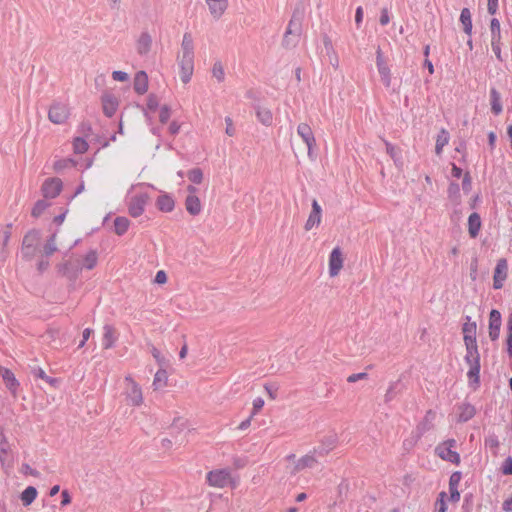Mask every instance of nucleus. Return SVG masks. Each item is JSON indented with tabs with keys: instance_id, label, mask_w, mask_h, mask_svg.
<instances>
[{
	"instance_id": "63",
	"label": "nucleus",
	"mask_w": 512,
	"mask_h": 512,
	"mask_svg": "<svg viewBox=\"0 0 512 512\" xmlns=\"http://www.w3.org/2000/svg\"><path fill=\"white\" fill-rule=\"evenodd\" d=\"M179 130H180V124H178V123H177V122H175V121H174V122H172V123H170V125H169V132H170L171 134H173V135H174V134H177V133L179 132Z\"/></svg>"
},
{
	"instance_id": "19",
	"label": "nucleus",
	"mask_w": 512,
	"mask_h": 512,
	"mask_svg": "<svg viewBox=\"0 0 512 512\" xmlns=\"http://www.w3.org/2000/svg\"><path fill=\"white\" fill-rule=\"evenodd\" d=\"M476 330V323L470 321V318H467V321L463 324L462 327L463 341L465 345L477 344Z\"/></svg>"
},
{
	"instance_id": "13",
	"label": "nucleus",
	"mask_w": 512,
	"mask_h": 512,
	"mask_svg": "<svg viewBox=\"0 0 512 512\" xmlns=\"http://www.w3.org/2000/svg\"><path fill=\"white\" fill-rule=\"evenodd\" d=\"M312 209L311 212L305 222L304 229L306 231H311L313 228L318 227L322 222V208L318 201L314 199L312 201Z\"/></svg>"
},
{
	"instance_id": "15",
	"label": "nucleus",
	"mask_w": 512,
	"mask_h": 512,
	"mask_svg": "<svg viewBox=\"0 0 512 512\" xmlns=\"http://www.w3.org/2000/svg\"><path fill=\"white\" fill-rule=\"evenodd\" d=\"M376 65L382 82L386 87H389L391 85V72L380 49L376 52Z\"/></svg>"
},
{
	"instance_id": "52",
	"label": "nucleus",
	"mask_w": 512,
	"mask_h": 512,
	"mask_svg": "<svg viewBox=\"0 0 512 512\" xmlns=\"http://www.w3.org/2000/svg\"><path fill=\"white\" fill-rule=\"evenodd\" d=\"M502 472L505 475H512V458H507L503 464Z\"/></svg>"
},
{
	"instance_id": "22",
	"label": "nucleus",
	"mask_w": 512,
	"mask_h": 512,
	"mask_svg": "<svg viewBox=\"0 0 512 512\" xmlns=\"http://www.w3.org/2000/svg\"><path fill=\"white\" fill-rule=\"evenodd\" d=\"M152 45V37L149 33L143 32L136 40V50L139 54L144 55L150 51Z\"/></svg>"
},
{
	"instance_id": "48",
	"label": "nucleus",
	"mask_w": 512,
	"mask_h": 512,
	"mask_svg": "<svg viewBox=\"0 0 512 512\" xmlns=\"http://www.w3.org/2000/svg\"><path fill=\"white\" fill-rule=\"evenodd\" d=\"M56 251L55 236L53 235L44 247L45 255L49 256Z\"/></svg>"
},
{
	"instance_id": "37",
	"label": "nucleus",
	"mask_w": 512,
	"mask_h": 512,
	"mask_svg": "<svg viewBox=\"0 0 512 512\" xmlns=\"http://www.w3.org/2000/svg\"><path fill=\"white\" fill-rule=\"evenodd\" d=\"M88 143L85 139L77 137L73 140V150L75 153L83 154L88 150Z\"/></svg>"
},
{
	"instance_id": "21",
	"label": "nucleus",
	"mask_w": 512,
	"mask_h": 512,
	"mask_svg": "<svg viewBox=\"0 0 512 512\" xmlns=\"http://www.w3.org/2000/svg\"><path fill=\"white\" fill-rule=\"evenodd\" d=\"M117 341L116 329L111 325H105L103 327L102 345L104 349H110L114 346Z\"/></svg>"
},
{
	"instance_id": "7",
	"label": "nucleus",
	"mask_w": 512,
	"mask_h": 512,
	"mask_svg": "<svg viewBox=\"0 0 512 512\" xmlns=\"http://www.w3.org/2000/svg\"><path fill=\"white\" fill-rule=\"evenodd\" d=\"M345 257L340 247H334L328 257V274L331 278L337 277L344 267Z\"/></svg>"
},
{
	"instance_id": "56",
	"label": "nucleus",
	"mask_w": 512,
	"mask_h": 512,
	"mask_svg": "<svg viewBox=\"0 0 512 512\" xmlns=\"http://www.w3.org/2000/svg\"><path fill=\"white\" fill-rule=\"evenodd\" d=\"M61 497H62V501H61L62 506H67L71 503V496H70L68 490H63L61 492Z\"/></svg>"
},
{
	"instance_id": "24",
	"label": "nucleus",
	"mask_w": 512,
	"mask_h": 512,
	"mask_svg": "<svg viewBox=\"0 0 512 512\" xmlns=\"http://www.w3.org/2000/svg\"><path fill=\"white\" fill-rule=\"evenodd\" d=\"M482 222L480 215L476 212L470 214L468 218V233L471 238H476L481 230Z\"/></svg>"
},
{
	"instance_id": "20",
	"label": "nucleus",
	"mask_w": 512,
	"mask_h": 512,
	"mask_svg": "<svg viewBox=\"0 0 512 512\" xmlns=\"http://www.w3.org/2000/svg\"><path fill=\"white\" fill-rule=\"evenodd\" d=\"M0 375L6 385V387L12 392V393H16L18 388H19V382L18 380L16 379L14 373L8 369V368H4V367H1L0 368Z\"/></svg>"
},
{
	"instance_id": "2",
	"label": "nucleus",
	"mask_w": 512,
	"mask_h": 512,
	"mask_svg": "<svg viewBox=\"0 0 512 512\" xmlns=\"http://www.w3.org/2000/svg\"><path fill=\"white\" fill-rule=\"evenodd\" d=\"M466 354L464 361L468 365L467 378L469 385L474 388L478 387L480 382V354L477 344L465 345Z\"/></svg>"
},
{
	"instance_id": "43",
	"label": "nucleus",
	"mask_w": 512,
	"mask_h": 512,
	"mask_svg": "<svg viewBox=\"0 0 512 512\" xmlns=\"http://www.w3.org/2000/svg\"><path fill=\"white\" fill-rule=\"evenodd\" d=\"M47 207L48 204L45 201H38L32 209V215L34 217L40 216Z\"/></svg>"
},
{
	"instance_id": "6",
	"label": "nucleus",
	"mask_w": 512,
	"mask_h": 512,
	"mask_svg": "<svg viewBox=\"0 0 512 512\" xmlns=\"http://www.w3.org/2000/svg\"><path fill=\"white\" fill-rule=\"evenodd\" d=\"M150 200L147 192H135L128 199V213L133 218H138L145 212V207Z\"/></svg>"
},
{
	"instance_id": "30",
	"label": "nucleus",
	"mask_w": 512,
	"mask_h": 512,
	"mask_svg": "<svg viewBox=\"0 0 512 512\" xmlns=\"http://www.w3.org/2000/svg\"><path fill=\"white\" fill-rule=\"evenodd\" d=\"M257 119L266 126H270L273 122V114L270 109L259 107L256 111Z\"/></svg>"
},
{
	"instance_id": "34",
	"label": "nucleus",
	"mask_w": 512,
	"mask_h": 512,
	"mask_svg": "<svg viewBox=\"0 0 512 512\" xmlns=\"http://www.w3.org/2000/svg\"><path fill=\"white\" fill-rule=\"evenodd\" d=\"M98 254L95 250L89 251L83 257V267L87 270L93 269L97 265Z\"/></svg>"
},
{
	"instance_id": "39",
	"label": "nucleus",
	"mask_w": 512,
	"mask_h": 512,
	"mask_svg": "<svg viewBox=\"0 0 512 512\" xmlns=\"http://www.w3.org/2000/svg\"><path fill=\"white\" fill-rule=\"evenodd\" d=\"M212 75L218 81L222 82L225 78L224 68L221 63H215L212 68Z\"/></svg>"
},
{
	"instance_id": "31",
	"label": "nucleus",
	"mask_w": 512,
	"mask_h": 512,
	"mask_svg": "<svg viewBox=\"0 0 512 512\" xmlns=\"http://www.w3.org/2000/svg\"><path fill=\"white\" fill-rule=\"evenodd\" d=\"M449 140V133L445 129H442L436 139L435 152L437 155L442 153L443 148L449 143Z\"/></svg>"
},
{
	"instance_id": "55",
	"label": "nucleus",
	"mask_w": 512,
	"mask_h": 512,
	"mask_svg": "<svg viewBox=\"0 0 512 512\" xmlns=\"http://www.w3.org/2000/svg\"><path fill=\"white\" fill-rule=\"evenodd\" d=\"M448 193L450 197H458L459 196V186L456 183H451L448 188Z\"/></svg>"
},
{
	"instance_id": "32",
	"label": "nucleus",
	"mask_w": 512,
	"mask_h": 512,
	"mask_svg": "<svg viewBox=\"0 0 512 512\" xmlns=\"http://www.w3.org/2000/svg\"><path fill=\"white\" fill-rule=\"evenodd\" d=\"M475 415V408L470 404H462L459 407V421L466 422Z\"/></svg>"
},
{
	"instance_id": "25",
	"label": "nucleus",
	"mask_w": 512,
	"mask_h": 512,
	"mask_svg": "<svg viewBox=\"0 0 512 512\" xmlns=\"http://www.w3.org/2000/svg\"><path fill=\"white\" fill-rule=\"evenodd\" d=\"M130 220L127 217L124 216H118L114 220V232L118 236L124 235L129 227H130Z\"/></svg>"
},
{
	"instance_id": "27",
	"label": "nucleus",
	"mask_w": 512,
	"mask_h": 512,
	"mask_svg": "<svg viewBox=\"0 0 512 512\" xmlns=\"http://www.w3.org/2000/svg\"><path fill=\"white\" fill-rule=\"evenodd\" d=\"M490 103H491V110L495 115H499L503 108L501 104V95L500 93L492 88L490 90Z\"/></svg>"
},
{
	"instance_id": "1",
	"label": "nucleus",
	"mask_w": 512,
	"mask_h": 512,
	"mask_svg": "<svg viewBox=\"0 0 512 512\" xmlns=\"http://www.w3.org/2000/svg\"><path fill=\"white\" fill-rule=\"evenodd\" d=\"M177 62L180 80L184 84L189 83L194 73V43L192 36L188 33L183 36Z\"/></svg>"
},
{
	"instance_id": "29",
	"label": "nucleus",
	"mask_w": 512,
	"mask_h": 512,
	"mask_svg": "<svg viewBox=\"0 0 512 512\" xmlns=\"http://www.w3.org/2000/svg\"><path fill=\"white\" fill-rule=\"evenodd\" d=\"M168 374L165 369H159L153 379V387L155 390L162 389L167 386Z\"/></svg>"
},
{
	"instance_id": "60",
	"label": "nucleus",
	"mask_w": 512,
	"mask_h": 512,
	"mask_svg": "<svg viewBox=\"0 0 512 512\" xmlns=\"http://www.w3.org/2000/svg\"><path fill=\"white\" fill-rule=\"evenodd\" d=\"M389 21H390V17H389L388 11L386 9H384L381 12L380 24L385 26V25H387L389 23Z\"/></svg>"
},
{
	"instance_id": "11",
	"label": "nucleus",
	"mask_w": 512,
	"mask_h": 512,
	"mask_svg": "<svg viewBox=\"0 0 512 512\" xmlns=\"http://www.w3.org/2000/svg\"><path fill=\"white\" fill-rule=\"evenodd\" d=\"M188 195L185 199L186 211L192 215H199L202 211V203L200 198L197 196V188L193 185L187 187Z\"/></svg>"
},
{
	"instance_id": "26",
	"label": "nucleus",
	"mask_w": 512,
	"mask_h": 512,
	"mask_svg": "<svg viewBox=\"0 0 512 512\" xmlns=\"http://www.w3.org/2000/svg\"><path fill=\"white\" fill-rule=\"evenodd\" d=\"M460 22H461V24L463 26L464 32L467 35H471L472 34V28H473V25H472V15H471V12H470V10L468 8H463L461 10Z\"/></svg>"
},
{
	"instance_id": "54",
	"label": "nucleus",
	"mask_w": 512,
	"mask_h": 512,
	"mask_svg": "<svg viewBox=\"0 0 512 512\" xmlns=\"http://www.w3.org/2000/svg\"><path fill=\"white\" fill-rule=\"evenodd\" d=\"M487 9L491 15H494L498 10V0H488Z\"/></svg>"
},
{
	"instance_id": "12",
	"label": "nucleus",
	"mask_w": 512,
	"mask_h": 512,
	"mask_svg": "<svg viewBox=\"0 0 512 512\" xmlns=\"http://www.w3.org/2000/svg\"><path fill=\"white\" fill-rule=\"evenodd\" d=\"M508 276V263L507 260L501 258L497 261L493 274V288L501 289Z\"/></svg>"
},
{
	"instance_id": "38",
	"label": "nucleus",
	"mask_w": 512,
	"mask_h": 512,
	"mask_svg": "<svg viewBox=\"0 0 512 512\" xmlns=\"http://www.w3.org/2000/svg\"><path fill=\"white\" fill-rule=\"evenodd\" d=\"M507 352L510 357H512V313L508 317L507 321Z\"/></svg>"
},
{
	"instance_id": "33",
	"label": "nucleus",
	"mask_w": 512,
	"mask_h": 512,
	"mask_svg": "<svg viewBox=\"0 0 512 512\" xmlns=\"http://www.w3.org/2000/svg\"><path fill=\"white\" fill-rule=\"evenodd\" d=\"M37 497V490L33 486L27 487L22 493H21V501L24 506L30 505Z\"/></svg>"
},
{
	"instance_id": "18",
	"label": "nucleus",
	"mask_w": 512,
	"mask_h": 512,
	"mask_svg": "<svg viewBox=\"0 0 512 512\" xmlns=\"http://www.w3.org/2000/svg\"><path fill=\"white\" fill-rule=\"evenodd\" d=\"M156 207L163 213H170L175 208V200L172 195L168 193H161L156 199Z\"/></svg>"
},
{
	"instance_id": "28",
	"label": "nucleus",
	"mask_w": 512,
	"mask_h": 512,
	"mask_svg": "<svg viewBox=\"0 0 512 512\" xmlns=\"http://www.w3.org/2000/svg\"><path fill=\"white\" fill-rule=\"evenodd\" d=\"M317 459L314 455L307 454L299 458L296 462L295 469L297 471L306 469V468H312L316 465Z\"/></svg>"
},
{
	"instance_id": "49",
	"label": "nucleus",
	"mask_w": 512,
	"mask_h": 512,
	"mask_svg": "<svg viewBox=\"0 0 512 512\" xmlns=\"http://www.w3.org/2000/svg\"><path fill=\"white\" fill-rule=\"evenodd\" d=\"M462 475L461 472L456 471L452 473L449 479V487H458L460 481H461Z\"/></svg>"
},
{
	"instance_id": "62",
	"label": "nucleus",
	"mask_w": 512,
	"mask_h": 512,
	"mask_svg": "<svg viewBox=\"0 0 512 512\" xmlns=\"http://www.w3.org/2000/svg\"><path fill=\"white\" fill-rule=\"evenodd\" d=\"M91 333H92V330L90 328H86L83 331V339H82L81 343L79 344V347H83L85 345V343L89 339Z\"/></svg>"
},
{
	"instance_id": "10",
	"label": "nucleus",
	"mask_w": 512,
	"mask_h": 512,
	"mask_svg": "<svg viewBox=\"0 0 512 512\" xmlns=\"http://www.w3.org/2000/svg\"><path fill=\"white\" fill-rule=\"evenodd\" d=\"M297 134L307 146V154L309 158H313L316 139L312 128L307 123H300L297 126Z\"/></svg>"
},
{
	"instance_id": "3",
	"label": "nucleus",
	"mask_w": 512,
	"mask_h": 512,
	"mask_svg": "<svg viewBox=\"0 0 512 512\" xmlns=\"http://www.w3.org/2000/svg\"><path fill=\"white\" fill-rule=\"evenodd\" d=\"M206 483L210 487L223 489L226 487L236 488L239 481L229 468H219L206 474Z\"/></svg>"
},
{
	"instance_id": "9",
	"label": "nucleus",
	"mask_w": 512,
	"mask_h": 512,
	"mask_svg": "<svg viewBox=\"0 0 512 512\" xmlns=\"http://www.w3.org/2000/svg\"><path fill=\"white\" fill-rule=\"evenodd\" d=\"M205 6L212 20L218 21L229 9V0H205Z\"/></svg>"
},
{
	"instance_id": "53",
	"label": "nucleus",
	"mask_w": 512,
	"mask_h": 512,
	"mask_svg": "<svg viewBox=\"0 0 512 512\" xmlns=\"http://www.w3.org/2000/svg\"><path fill=\"white\" fill-rule=\"evenodd\" d=\"M367 377V374L364 373V372H361V373H355V374H351L348 378H347V381L349 383H354V382H357L359 380H362V379H365Z\"/></svg>"
},
{
	"instance_id": "44",
	"label": "nucleus",
	"mask_w": 512,
	"mask_h": 512,
	"mask_svg": "<svg viewBox=\"0 0 512 512\" xmlns=\"http://www.w3.org/2000/svg\"><path fill=\"white\" fill-rule=\"evenodd\" d=\"M171 116V112L168 106L164 105L159 110V120L162 124H165L168 122L169 118Z\"/></svg>"
},
{
	"instance_id": "61",
	"label": "nucleus",
	"mask_w": 512,
	"mask_h": 512,
	"mask_svg": "<svg viewBox=\"0 0 512 512\" xmlns=\"http://www.w3.org/2000/svg\"><path fill=\"white\" fill-rule=\"evenodd\" d=\"M362 20H363V9H362V7L360 6V7H358V8L356 9V13H355V22H356V24L359 26V25L361 24Z\"/></svg>"
},
{
	"instance_id": "45",
	"label": "nucleus",
	"mask_w": 512,
	"mask_h": 512,
	"mask_svg": "<svg viewBox=\"0 0 512 512\" xmlns=\"http://www.w3.org/2000/svg\"><path fill=\"white\" fill-rule=\"evenodd\" d=\"M225 124H226L225 133H226L229 137H233V136H235V134H236V129H235V126H234V123H233L232 118H231V117H226V118H225Z\"/></svg>"
},
{
	"instance_id": "59",
	"label": "nucleus",
	"mask_w": 512,
	"mask_h": 512,
	"mask_svg": "<svg viewBox=\"0 0 512 512\" xmlns=\"http://www.w3.org/2000/svg\"><path fill=\"white\" fill-rule=\"evenodd\" d=\"M462 187L464 190L469 191L471 188V177L469 173H466L463 178Z\"/></svg>"
},
{
	"instance_id": "4",
	"label": "nucleus",
	"mask_w": 512,
	"mask_h": 512,
	"mask_svg": "<svg viewBox=\"0 0 512 512\" xmlns=\"http://www.w3.org/2000/svg\"><path fill=\"white\" fill-rule=\"evenodd\" d=\"M122 395L125 404L130 407H139L144 402L142 389L131 375L124 378Z\"/></svg>"
},
{
	"instance_id": "35",
	"label": "nucleus",
	"mask_w": 512,
	"mask_h": 512,
	"mask_svg": "<svg viewBox=\"0 0 512 512\" xmlns=\"http://www.w3.org/2000/svg\"><path fill=\"white\" fill-rule=\"evenodd\" d=\"M39 240V236L37 232H29L24 236L23 239V251L32 248Z\"/></svg>"
},
{
	"instance_id": "41",
	"label": "nucleus",
	"mask_w": 512,
	"mask_h": 512,
	"mask_svg": "<svg viewBox=\"0 0 512 512\" xmlns=\"http://www.w3.org/2000/svg\"><path fill=\"white\" fill-rule=\"evenodd\" d=\"M445 497H446L445 492H441L439 494V497L435 503V512H446L447 507H446Z\"/></svg>"
},
{
	"instance_id": "14",
	"label": "nucleus",
	"mask_w": 512,
	"mask_h": 512,
	"mask_svg": "<svg viewBox=\"0 0 512 512\" xmlns=\"http://www.w3.org/2000/svg\"><path fill=\"white\" fill-rule=\"evenodd\" d=\"M501 325H502L501 313L496 309L491 310L490 315H489L488 329H489V337L492 341H496L499 338Z\"/></svg>"
},
{
	"instance_id": "64",
	"label": "nucleus",
	"mask_w": 512,
	"mask_h": 512,
	"mask_svg": "<svg viewBox=\"0 0 512 512\" xmlns=\"http://www.w3.org/2000/svg\"><path fill=\"white\" fill-rule=\"evenodd\" d=\"M503 510L506 512H512V497L504 501Z\"/></svg>"
},
{
	"instance_id": "50",
	"label": "nucleus",
	"mask_w": 512,
	"mask_h": 512,
	"mask_svg": "<svg viewBox=\"0 0 512 512\" xmlns=\"http://www.w3.org/2000/svg\"><path fill=\"white\" fill-rule=\"evenodd\" d=\"M112 78L115 81L126 82L129 79V75L123 71H113Z\"/></svg>"
},
{
	"instance_id": "8",
	"label": "nucleus",
	"mask_w": 512,
	"mask_h": 512,
	"mask_svg": "<svg viewBox=\"0 0 512 512\" xmlns=\"http://www.w3.org/2000/svg\"><path fill=\"white\" fill-rule=\"evenodd\" d=\"M70 115L69 106L65 103L55 102L53 103L48 111V118L54 124L65 123Z\"/></svg>"
},
{
	"instance_id": "23",
	"label": "nucleus",
	"mask_w": 512,
	"mask_h": 512,
	"mask_svg": "<svg viewBox=\"0 0 512 512\" xmlns=\"http://www.w3.org/2000/svg\"><path fill=\"white\" fill-rule=\"evenodd\" d=\"M134 90L140 95L145 94L148 91V76L146 72L139 71L135 74Z\"/></svg>"
},
{
	"instance_id": "58",
	"label": "nucleus",
	"mask_w": 512,
	"mask_h": 512,
	"mask_svg": "<svg viewBox=\"0 0 512 512\" xmlns=\"http://www.w3.org/2000/svg\"><path fill=\"white\" fill-rule=\"evenodd\" d=\"M33 373H34L35 377H37L39 379H42L44 381L48 380V375L42 368L34 369Z\"/></svg>"
},
{
	"instance_id": "51",
	"label": "nucleus",
	"mask_w": 512,
	"mask_h": 512,
	"mask_svg": "<svg viewBox=\"0 0 512 512\" xmlns=\"http://www.w3.org/2000/svg\"><path fill=\"white\" fill-rule=\"evenodd\" d=\"M22 473L37 477L39 472L33 469L29 464H23L21 468Z\"/></svg>"
},
{
	"instance_id": "42",
	"label": "nucleus",
	"mask_w": 512,
	"mask_h": 512,
	"mask_svg": "<svg viewBox=\"0 0 512 512\" xmlns=\"http://www.w3.org/2000/svg\"><path fill=\"white\" fill-rule=\"evenodd\" d=\"M264 399L261 398V397H257L253 400V403H252V413L251 415L252 416H255L257 415L261 410L262 408L264 407Z\"/></svg>"
},
{
	"instance_id": "16",
	"label": "nucleus",
	"mask_w": 512,
	"mask_h": 512,
	"mask_svg": "<svg viewBox=\"0 0 512 512\" xmlns=\"http://www.w3.org/2000/svg\"><path fill=\"white\" fill-rule=\"evenodd\" d=\"M62 190V181L59 178L47 179L42 185V193L46 198H55Z\"/></svg>"
},
{
	"instance_id": "57",
	"label": "nucleus",
	"mask_w": 512,
	"mask_h": 512,
	"mask_svg": "<svg viewBox=\"0 0 512 512\" xmlns=\"http://www.w3.org/2000/svg\"><path fill=\"white\" fill-rule=\"evenodd\" d=\"M450 498L452 501L457 502L460 499V493L458 491V487H449Z\"/></svg>"
},
{
	"instance_id": "36",
	"label": "nucleus",
	"mask_w": 512,
	"mask_h": 512,
	"mask_svg": "<svg viewBox=\"0 0 512 512\" xmlns=\"http://www.w3.org/2000/svg\"><path fill=\"white\" fill-rule=\"evenodd\" d=\"M187 177L192 183L201 184L204 179V174L200 168H193L187 172Z\"/></svg>"
},
{
	"instance_id": "40",
	"label": "nucleus",
	"mask_w": 512,
	"mask_h": 512,
	"mask_svg": "<svg viewBox=\"0 0 512 512\" xmlns=\"http://www.w3.org/2000/svg\"><path fill=\"white\" fill-rule=\"evenodd\" d=\"M492 39L501 38L500 22L498 19L493 18L490 23Z\"/></svg>"
},
{
	"instance_id": "47",
	"label": "nucleus",
	"mask_w": 512,
	"mask_h": 512,
	"mask_svg": "<svg viewBox=\"0 0 512 512\" xmlns=\"http://www.w3.org/2000/svg\"><path fill=\"white\" fill-rule=\"evenodd\" d=\"M491 46H492V50L495 53L496 57L499 60H502V58H501V38L491 39Z\"/></svg>"
},
{
	"instance_id": "46",
	"label": "nucleus",
	"mask_w": 512,
	"mask_h": 512,
	"mask_svg": "<svg viewBox=\"0 0 512 512\" xmlns=\"http://www.w3.org/2000/svg\"><path fill=\"white\" fill-rule=\"evenodd\" d=\"M167 281H168L167 273L164 270L157 271L155 278H154V283L158 284V285H164L167 283Z\"/></svg>"
},
{
	"instance_id": "5",
	"label": "nucleus",
	"mask_w": 512,
	"mask_h": 512,
	"mask_svg": "<svg viewBox=\"0 0 512 512\" xmlns=\"http://www.w3.org/2000/svg\"><path fill=\"white\" fill-rule=\"evenodd\" d=\"M456 441L454 439H448L440 442L435 447V454L443 461L450 462L454 465H459L461 458L459 453L455 450Z\"/></svg>"
},
{
	"instance_id": "17",
	"label": "nucleus",
	"mask_w": 512,
	"mask_h": 512,
	"mask_svg": "<svg viewBox=\"0 0 512 512\" xmlns=\"http://www.w3.org/2000/svg\"><path fill=\"white\" fill-rule=\"evenodd\" d=\"M101 103L103 112L108 117H112L116 113L119 106V101L117 97L110 93H105L102 95Z\"/></svg>"
}]
</instances>
